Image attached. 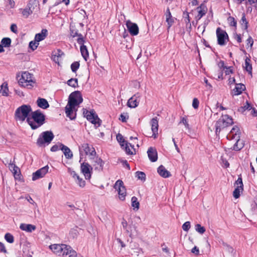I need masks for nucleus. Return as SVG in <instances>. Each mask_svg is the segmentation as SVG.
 I'll use <instances>...</instances> for the list:
<instances>
[{
	"instance_id": "nucleus-1",
	"label": "nucleus",
	"mask_w": 257,
	"mask_h": 257,
	"mask_svg": "<svg viewBox=\"0 0 257 257\" xmlns=\"http://www.w3.org/2000/svg\"><path fill=\"white\" fill-rule=\"evenodd\" d=\"M83 101L81 93L78 91H74L70 94L68 102L65 107V112L67 117L73 119L76 117V107Z\"/></svg>"
},
{
	"instance_id": "nucleus-2",
	"label": "nucleus",
	"mask_w": 257,
	"mask_h": 257,
	"mask_svg": "<svg viewBox=\"0 0 257 257\" xmlns=\"http://www.w3.org/2000/svg\"><path fill=\"white\" fill-rule=\"evenodd\" d=\"M27 121L32 129H36L42 125L45 121V116L40 110L32 113V117L27 118Z\"/></svg>"
},
{
	"instance_id": "nucleus-3",
	"label": "nucleus",
	"mask_w": 257,
	"mask_h": 257,
	"mask_svg": "<svg viewBox=\"0 0 257 257\" xmlns=\"http://www.w3.org/2000/svg\"><path fill=\"white\" fill-rule=\"evenodd\" d=\"M240 135L239 128L237 126H234L226 136L228 140H234L235 142L233 147L234 150L239 151L243 147L242 144L239 143Z\"/></svg>"
},
{
	"instance_id": "nucleus-4",
	"label": "nucleus",
	"mask_w": 257,
	"mask_h": 257,
	"mask_svg": "<svg viewBox=\"0 0 257 257\" xmlns=\"http://www.w3.org/2000/svg\"><path fill=\"white\" fill-rule=\"evenodd\" d=\"M19 83L22 86L31 89L35 84V81L32 74L28 72H23L19 80Z\"/></svg>"
},
{
	"instance_id": "nucleus-5",
	"label": "nucleus",
	"mask_w": 257,
	"mask_h": 257,
	"mask_svg": "<svg viewBox=\"0 0 257 257\" xmlns=\"http://www.w3.org/2000/svg\"><path fill=\"white\" fill-rule=\"evenodd\" d=\"M233 123L232 119L228 115H222L215 124V132L216 134L224 128L231 125Z\"/></svg>"
},
{
	"instance_id": "nucleus-6",
	"label": "nucleus",
	"mask_w": 257,
	"mask_h": 257,
	"mask_svg": "<svg viewBox=\"0 0 257 257\" xmlns=\"http://www.w3.org/2000/svg\"><path fill=\"white\" fill-rule=\"evenodd\" d=\"M32 111L30 105H23L18 108L15 112V116L17 119L23 121L27 117L29 113Z\"/></svg>"
},
{
	"instance_id": "nucleus-7",
	"label": "nucleus",
	"mask_w": 257,
	"mask_h": 257,
	"mask_svg": "<svg viewBox=\"0 0 257 257\" xmlns=\"http://www.w3.org/2000/svg\"><path fill=\"white\" fill-rule=\"evenodd\" d=\"M113 188L117 193L118 199L120 201H124L127 193L122 181L121 180L116 181L113 186Z\"/></svg>"
},
{
	"instance_id": "nucleus-8",
	"label": "nucleus",
	"mask_w": 257,
	"mask_h": 257,
	"mask_svg": "<svg viewBox=\"0 0 257 257\" xmlns=\"http://www.w3.org/2000/svg\"><path fill=\"white\" fill-rule=\"evenodd\" d=\"M79 150L80 152V160L82 159V156L83 153H84L85 155H87L89 159L96 155V152L94 149L92 147H90L87 143H84L79 147Z\"/></svg>"
},
{
	"instance_id": "nucleus-9",
	"label": "nucleus",
	"mask_w": 257,
	"mask_h": 257,
	"mask_svg": "<svg viewBox=\"0 0 257 257\" xmlns=\"http://www.w3.org/2000/svg\"><path fill=\"white\" fill-rule=\"evenodd\" d=\"M54 138V135L52 132L46 131L42 133L37 140V144L41 146L44 144H50Z\"/></svg>"
},
{
	"instance_id": "nucleus-10",
	"label": "nucleus",
	"mask_w": 257,
	"mask_h": 257,
	"mask_svg": "<svg viewBox=\"0 0 257 257\" xmlns=\"http://www.w3.org/2000/svg\"><path fill=\"white\" fill-rule=\"evenodd\" d=\"M83 114L87 120L90 121L92 123L94 124L96 127L100 126L101 120L98 118L97 114H96L92 111L85 110L83 111Z\"/></svg>"
},
{
	"instance_id": "nucleus-11",
	"label": "nucleus",
	"mask_w": 257,
	"mask_h": 257,
	"mask_svg": "<svg viewBox=\"0 0 257 257\" xmlns=\"http://www.w3.org/2000/svg\"><path fill=\"white\" fill-rule=\"evenodd\" d=\"M90 163L95 170L101 171L103 170L104 162L98 156H95L90 158Z\"/></svg>"
},
{
	"instance_id": "nucleus-12",
	"label": "nucleus",
	"mask_w": 257,
	"mask_h": 257,
	"mask_svg": "<svg viewBox=\"0 0 257 257\" xmlns=\"http://www.w3.org/2000/svg\"><path fill=\"white\" fill-rule=\"evenodd\" d=\"M66 247L67 245L64 244H54L49 246L50 249L53 253L59 256L63 255Z\"/></svg>"
},
{
	"instance_id": "nucleus-13",
	"label": "nucleus",
	"mask_w": 257,
	"mask_h": 257,
	"mask_svg": "<svg viewBox=\"0 0 257 257\" xmlns=\"http://www.w3.org/2000/svg\"><path fill=\"white\" fill-rule=\"evenodd\" d=\"M92 167L88 163H83L81 164V171L86 179L91 178V173Z\"/></svg>"
},
{
	"instance_id": "nucleus-14",
	"label": "nucleus",
	"mask_w": 257,
	"mask_h": 257,
	"mask_svg": "<svg viewBox=\"0 0 257 257\" xmlns=\"http://www.w3.org/2000/svg\"><path fill=\"white\" fill-rule=\"evenodd\" d=\"M207 8L205 4H202L199 7H198L195 10V18L196 20H200L204 16L207 12Z\"/></svg>"
},
{
	"instance_id": "nucleus-15",
	"label": "nucleus",
	"mask_w": 257,
	"mask_h": 257,
	"mask_svg": "<svg viewBox=\"0 0 257 257\" xmlns=\"http://www.w3.org/2000/svg\"><path fill=\"white\" fill-rule=\"evenodd\" d=\"M235 184L236 185V188L233 192V196L236 199L239 198L240 193L243 190V183L241 178L239 177L235 182Z\"/></svg>"
},
{
	"instance_id": "nucleus-16",
	"label": "nucleus",
	"mask_w": 257,
	"mask_h": 257,
	"mask_svg": "<svg viewBox=\"0 0 257 257\" xmlns=\"http://www.w3.org/2000/svg\"><path fill=\"white\" fill-rule=\"evenodd\" d=\"M49 167L46 166L33 174L32 180L35 181L43 177L48 172Z\"/></svg>"
},
{
	"instance_id": "nucleus-17",
	"label": "nucleus",
	"mask_w": 257,
	"mask_h": 257,
	"mask_svg": "<svg viewBox=\"0 0 257 257\" xmlns=\"http://www.w3.org/2000/svg\"><path fill=\"white\" fill-rule=\"evenodd\" d=\"M141 94L137 93L131 97L127 101V105L131 108H136L138 106L139 101L138 99L141 97Z\"/></svg>"
},
{
	"instance_id": "nucleus-18",
	"label": "nucleus",
	"mask_w": 257,
	"mask_h": 257,
	"mask_svg": "<svg viewBox=\"0 0 257 257\" xmlns=\"http://www.w3.org/2000/svg\"><path fill=\"white\" fill-rule=\"evenodd\" d=\"M68 171L75 180L77 184L79 185V187L83 188L85 185V181L82 178H81L74 171L69 169Z\"/></svg>"
},
{
	"instance_id": "nucleus-19",
	"label": "nucleus",
	"mask_w": 257,
	"mask_h": 257,
	"mask_svg": "<svg viewBox=\"0 0 257 257\" xmlns=\"http://www.w3.org/2000/svg\"><path fill=\"white\" fill-rule=\"evenodd\" d=\"M151 130L153 133L152 137L156 139L158 135V120L157 117L153 118L150 122Z\"/></svg>"
},
{
	"instance_id": "nucleus-20",
	"label": "nucleus",
	"mask_w": 257,
	"mask_h": 257,
	"mask_svg": "<svg viewBox=\"0 0 257 257\" xmlns=\"http://www.w3.org/2000/svg\"><path fill=\"white\" fill-rule=\"evenodd\" d=\"M122 227L124 229L126 230V231L129 233V235L130 237H133L135 236L138 234V231L137 230V227L135 225H133V228H134L135 231H133L132 229L130 230L128 229L127 226V222L125 220H123L121 222Z\"/></svg>"
},
{
	"instance_id": "nucleus-21",
	"label": "nucleus",
	"mask_w": 257,
	"mask_h": 257,
	"mask_svg": "<svg viewBox=\"0 0 257 257\" xmlns=\"http://www.w3.org/2000/svg\"><path fill=\"white\" fill-rule=\"evenodd\" d=\"M147 154L150 160L152 162L157 161L158 159V154L155 148L150 147L147 151Z\"/></svg>"
},
{
	"instance_id": "nucleus-22",
	"label": "nucleus",
	"mask_w": 257,
	"mask_h": 257,
	"mask_svg": "<svg viewBox=\"0 0 257 257\" xmlns=\"http://www.w3.org/2000/svg\"><path fill=\"white\" fill-rule=\"evenodd\" d=\"M218 44L221 46L224 45L228 41L227 33H216Z\"/></svg>"
},
{
	"instance_id": "nucleus-23",
	"label": "nucleus",
	"mask_w": 257,
	"mask_h": 257,
	"mask_svg": "<svg viewBox=\"0 0 257 257\" xmlns=\"http://www.w3.org/2000/svg\"><path fill=\"white\" fill-rule=\"evenodd\" d=\"M63 257H77V253L76 252L73 250L72 247L69 245H67V247H66L64 251L63 252V254L62 255Z\"/></svg>"
},
{
	"instance_id": "nucleus-24",
	"label": "nucleus",
	"mask_w": 257,
	"mask_h": 257,
	"mask_svg": "<svg viewBox=\"0 0 257 257\" xmlns=\"http://www.w3.org/2000/svg\"><path fill=\"white\" fill-rule=\"evenodd\" d=\"M20 228L27 232H32L36 229V226L31 224L22 223L20 225Z\"/></svg>"
},
{
	"instance_id": "nucleus-25",
	"label": "nucleus",
	"mask_w": 257,
	"mask_h": 257,
	"mask_svg": "<svg viewBox=\"0 0 257 257\" xmlns=\"http://www.w3.org/2000/svg\"><path fill=\"white\" fill-rule=\"evenodd\" d=\"M60 147L67 159H71L73 157V153L68 147L60 144Z\"/></svg>"
},
{
	"instance_id": "nucleus-26",
	"label": "nucleus",
	"mask_w": 257,
	"mask_h": 257,
	"mask_svg": "<svg viewBox=\"0 0 257 257\" xmlns=\"http://www.w3.org/2000/svg\"><path fill=\"white\" fill-rule=\"evenodd\" d=\"M126 26L128 32H139V27L137 24L128 20L126 22Z\"/></svg>"
},
{
	"instance_id": "nucleus-27",
	"label": "nucleus",
	"mask_w": 257,
	"mask_h": 257,
	"mask_svg": "<svg viewBox=\"0 0 257 257\" xmlns=\"http://www.w3.org/2000/svg\"><path fill=\"white\" fill-rule=\"evenodd\" d=\"M245 89V87L243 84L241 83L236 84L235 88L232 90V94L234 95H239Z\"/></svg>"
},
{
	"instance_id": "nucleus-28",
	"label": "nucleus",
	"mask_w": 257,
	"mask_h": 257,
	"mask_svg": "<svg viewBox=\"0 0 257 257\" xmlns=\"http://www.w3.org/2000/svg\"><path fill=\"white\" fill-rule=\"evenodd\" d=\"M158 173L163 178H168L171 176L169 172L163 165H161L158 168Z\"/></svg>"
},
{
	"instance_id": "nucleus-29",
	"label": "nucleus",
	"mask_w": 257,
	"mask_h": 257,
	"mask_svg": "<svg viewBox=\"0 0 257 257\" xmlns=\"http://www.w3.org/2000/svg\"><path fill=\"white\" fill-rule=\"evenodd\" d=\"M121 37H122L123 39V40L121 41V43H123L124 42L128 43V44H126V48H131L133 43L132 38H131V36L129 35L128 33H123Z\"/></svg>"
},
{
	"instance_id": "nucleus-30",
	"label": "nucleus",
	"mask_w": 257,
	"mask_h": 257,
	"mask_svg": "<svg viewBox=\"0 0 257 257\" xmlns=\"http://www.w3.org/2000/svg\"><path fill=\"white\" fill-rule=\"evenodd\" d=\"M239 24L242 31H246L248 28V22L247 21L244 13L242 14L241 18L239 21Z\"/></svg>"
},
{
	"instance_id": "nucleus-31",
	"label": "nucleus",
	"mask_w": 257,
	"mask_h": 257,
	"mask_svg": "<svg viewBox=\"0 0 257 257\" xmlns=\"http://www.w3.org/2000/svg\"><path fill=\"white\" fill-rule=\"evenodd\" d=\"M9 168L13 173L15 178L20 175V169L13 163L10 162L9 164Z\"/></svg>"
},
{
	"instance_id": "nucleus-32",
	"label": "nucleus",
	"mask_w": 257,
	"mask_h": 257,
	"mask_svg": "<svg viewBox=\"0 0 257 257\" xmlns=\"http://www.w3.org/2000/svg\"><path fill=\"white\" fill-rule=\"evenodd\" d=\"M123 147L127 154L133 155L135 153V150L131 144L127 142L125 143Z\"/></svg>"
},
{
	"instance_id": "nucleus-33",
	"label": "nucleus",
	"mask_w": 257,
	"mask_h": 257,
	"mask_svg": "<svg viewBox=\"0 0 257 257\" xmlns=\"http://www.w3.org/2000/svg\"><path fill=\"white\" fill-rule=\"evenodd\" d=\"M37 103L38 106L43 109H46L49 106L48 101L44 98H38Z\"/></svg>"
},
{
	"instance_id": "nucleus-34",
	"label": "nucleus",
	"mask_w": 257,
	"mask_h": 257,
	"mask_svg": "<svg viewBox=\"0 0 257 257\" xmlns=\"http://www.w3.org/2000/svg\"><path fill=\"white\" fill-rule=\"evenodd\" d=\"M166 22H167L169 27H171L172 24L174 22L175 19L172 17L171 12L169 8H168L166 10Z\"/></svg>"
},
{
	"instance_id": "nucleus-35",
	"label": "nucleus",
	"mask_w": 257,
	"mask_h": 257,
	"mask_svg": "<svg viewBox=\"0 0 257 257\" xmlns=\"http://www.w3.org/2000/svg\"><path fill=\"white\" fill-rule=\"evenodd\" d=\"M33 13V10L31 9V4H29L27 7L22 11V14L25 18H28Z\"/></svg>"
},
{
	"instance_id": "nucleus-36",
	"label": "nucleus",
	"mask_w": 257,
	"mask_h": 257,
	"mask_svg": "<svg viewBox=\"0 0 257 257\" xmlns=\"http://www.w3.org/2000/svg\"><path fill=\"white\" fill-rule=\"evenodd\" d=\"M251 60L250 59L246 57L245 59V63L244 65L243 66V67L244 69L247 71L249 74L251 73V70H252V66L250 64Z\"/></svg>"
},
{
	"instance_id": "nucleus-37",
	"label": "nucleus",
	"mask_w": 257,
	"mask_h": 257,
	"mask_svg": "<svg viewBox=\"0 0 257 257\" xmlns=\"http://www.w3.org/2000/svg\"><path fill=\"white\" fill-rule=\"evenodd\" d=\"M80 51H81V55H82V57H83V58L84 59V60L85 61H87V58L89 57V54H88V50H87V49L86 46H85L84 45H81Z\"/></svg>"
},
{
	"instance_id": "nucleus-38",
	"label": "nucleus",
	"mask_w": 257,
	"mask_h": 257,
	"mask_svg": "<svg viewBox=\"0 0 257 257\" xmlns=\"http://www.w3.org/2000/svg\"><path fill=\"white\" fill-rule=\"evenodd\" d=\"M9 89L8 84L6 83H4L1 85L0 93L4 96H7L8 95Z\"/></svg>"
},
{
	"instance_id": "nucleus-39",
	"label": "nucleus",
	"mask_w": 257,
	"mask_h": 257,
	"mask_svg": "<svg viewBox=\"0 0 257 257\" xmlns=\"http://www.w3.org/2000/svg\"><path fill=\"white\" fill-rule=\"evenodd\" d=\"M131 202L132 206L133 207V209L138 210L140 207V203L138 200V198L135 196H133L132 198Z\"/></svg>"
},
{
	"instance_id": "nucleus-40",
	"label": "nucleus",
	"mask_w": 257,
	"mask_h": 257,
	"mask_svg": "<svg viewBox=\"0 0 257 257\" xmlns=\"http://www.w3.org/2000/svg\"><path fill=\"white\" fill-rule=\"evenodd\" d=\"M227 21L230 27H233L234 28V30H235L236 29L237 22L235 19L233 17L230 16L227 18Z\"/></svg>"
},
{
	"instance_id": "nucleus-41",
	"label": "nucleus",
	"mask_w": 257,
	"mask_h": 257,
	"mask_svg": "<svg viewBox=\"0 0 257 257\" xmlns=\"http://www.w3.org/2000/svg\"><path fill=\"white\" fill-rule=\"evenodd\" d=\"M46 36V33H38L36 35L34 40L39 43V42L44 40Z\"/></svg>"
},
{
	"instance_id": "nucleus-42",
	"label": "nucleus",
	"mask_w": 257,
	"mask_h": 257,
	"mask_svg": "<svg viewBox=\"0 0 257 257\" xmlns=\"http://www.w3.org/2000/svg\"><path fill=\"white\" fill-rule=\"evenodd\" d=\"M11 44V40L9 38H4L1 41V44L5 47H9Z\"/></svg>"
},
{
	"instance_id": "nucleus-43",
	"label": "nucleus",
	"mask_w": 257,
	"mask_h": 257,
	"mask_svg": "<svg viewBox=\"0 0 257 257\" xmlns=\"http://www.w3.org/2000/svg\"><path fill=\"white\" fill-rule=\"evenodd\" d=\"M195 230L200 234H203L205 232V228L200 224H197L195 226Z\"/></svg>"
},
{
	"instance_id": "nucleus-44",
	"label": "nucleus",
	"mask_w": 257,
	"mask_h": 257,
	"mask_svg": "<svg viewBox=\"0 0 257 257\" xmlns=\"http://www.w3.org/2000/svg\"><path fill=\"white\" fill-rule=\"evenodd\" d=\"M251 108L250 104L246 101V104L243 106H241L238 108V111L243 113L245 110H250Z\"/></svg>"
},
{
	"instance_id": "nucleus-45",
	"label": "nucleus",
	"mask_w": 257,
	"mask_h": 257,
	"mask_svg": "<svg viewBox=\"0 0 257 257\" xmlns=\"http://www.w3.org/2000/svg\"><path fill=\"white\" fill-rule=\"evenodd\" d=\"M77 79L71 78L67 81V84L71 87L75 88L77 85Z\"/></svg>"
},
{
	"instance_id": "nucleus-46",
	"label": "nucleus",
	"mask_w": 257,
	"mask_h": 257,
	"mask_svg": "<svg viewBox=\"0 0 257 257\" xmlns=\"http://www.w3.org/2000/svg\"><path fill=\"white\" fill-rule=\"evenodd\" d=\"M5 238L7 242L12 243L14 241V236L10 233H7L5 235Z\"/></svg>"
},
{
	"instance_id": "nucleus-47",
	"label": "nucleus",
	"mask_w": 257,
	"mask_h": 257,
	"mask_svg": "<svg viewBox=\"0 0 257 257\" xmlns=\"http://www.w3.org/2000/svg\"><path fill=\"white\" fill-rule=\"evenodd\" d=\"M136 177L142 181H145L146 179V174L143 172H137L136 173Z\"/></svg>"
},
{
	"instance_id": "nucleus-48",
	"label": "nucleus",
	"mask_w": 257,
	"mask_h": 257,
	"mask_svg": "<svg viewBox=\"0 0 257 257\" xmlns=\"http://www.w3.org/2000/svg\"><path fill=\"white\" fill-rule=\"evenodd\" d=\"M39 44V43L34 40V41H32L30 42L29 47L32 50V51H34L37 48Z\"/></svg>"
},
{
	"instance_id": "nucleus-49",
	"label": "nucleus",
	"mask_w": 257,
	"mask_h": 257,
	"mask_svg": "<svg viewBox=\"0 0 257 257\" xmlns=\"http://www.w3.org/2000/svg\"><path fill=\"white\" fill-rule=\"evenodd\" d=\"M77 36L78 37V38L77 40L78 43L81 45H83V44L85 42V40H84V38L82 37V36L81 34L77 35V33H75V35H73L72 37H75Z\"/></svg>"
},
{
	"instance_id": "nucleus-50",
	"label": "nucleus",
	"mask_w": 257,
	"mask_h": 257,
	"mask_svg": "<svg viewBox=\"0 0 257 257\" xmlns=\"http://www.w3.org/2000/svg\"><path fill=\"white\" fill-rule=\"evenodd\" d=\"M116 139H117V141L119 143V144L121 147H123L124 146V144L126 142L124 140L123 137L121 135L118 134L116 136Z\"/></svg>"
},
{
	"instance_id": "nucleus-51",
	"label": "nucleus",
	"mask_w": 257,
	"mask_h": 257,
	"mask_svg": "<svg viewBox=\"0 0 257 257\" xmlns=\"http://www.w3.org/2000/svg\"><path fill=\"white\" fill-rule=\"evenodd\" d=\"M63 54L62 51L59 49L57 50L55 54L53 55V59L55 61H58V58Z\"/></svg>"
},
{
	"instance_id": "nucleus-52",
	"label": "nucleus",
	"mask_w": 257,
	"mask_h": 257,
	"mask_svg": "<svg viewBox=\"0 0 257 257\" xmlns=\"http://www.w3.org/2000/svg\"><path fill=\"white\" fill-rule=\"evenodd\" d=\"M80 66L78 62H74L71 65V69L73 72H76Z\"/></svg>"
},
{
	"instance_id": "nucleus-53",
	"label": "nucleus",
	"mask_w": 257,
	"mask_h": 257,
	"mask_svg": "<svg viewBox=\"0 0 257 257\" xmlns=\"http://www.w3.org/2000/svg\"><path fill=\"white\" fill-rule=\"evenodd\" d=\"M180 123H183L187 129H190V126L186 117H182Z\"/></svg>"
},
{
	"instance_id": "nucleus-54",
	"label": "nucleus",
	"mask_w": 257,
	"mask_h": 257,
	"mask_svg": "<svg viewBox=\"0 0 257 257\" xmlns=\"http://www.w3.org/2000/svg\"><path fill=\"white\" fill-rule=\"evenodd\" d=\"M190 223L189 221L185 222L182 225L183 229L185 231H188L190 228Z\"/></svg>"
},
{
	"instance_id": "nucleus-55",
	"label": "nucleus",
	"mask_w": 257,
	"mask_h": 257,
	"mask_svg": "<svg viewBox=\"0 0 257 257\" xmlns=\"http://www.w3.org/2000/svg\"><path fill=\"white\" fill-rule=\"evenodd\" d=\"M199 101L197 98H194L193 99L192 106L194 109H197L199 107Z\"/></svg>"
},
{
	"instance_id": "nucleus-56",
	"label": "nucleus",
	"mask_w": 257,
	"mask_h": 257,
	"mask_svg": "<svg viewBox=\"0 0 257 257\" xmlns=\"http://www.w3.org/2000/svg\"><path fill=\"white\" fill-rule=\"evenodd\" d=\"M224 72L226 75H229L233 73V70L231 67H224Z\"/></svg>"
},
{
	"instance_id": "nucleus-57",
	"label": "nucleus",
	"mask_w": 257,
	"mask_h": 257,
	"mask_svg": "<svg viewBox=\"0 0 257 257\" xmlns=\"http://www.w3.org/2000/svg\"><path fill=\"white\" fill-rule=\"evenodd\" d=\"M191 252L195 255H198L199 254V248L195 246L192 249Z\"/></svg>"
},
{
	"instance_id": "nucleus-58",
	"label": "nucleus",
	"mask_w": 257,
	"mask_h": 257,
	"mask_svg": "<svg viewBox=\"0 0 257 257\" xmlns=\"http://www.w3.org/2000/svg\"><path fill=\"white\" fill-rule=\"evenodd\" d=\"M250 5H252L257 8V0H247Z\"/></svg>"
},
{
	"instance_id": "nucleus-59",
	"label": "nucleus",
	"mask_w": 257,
	"mask_h": 257,
	"mask_svg": "<svg viewBox=\"0 0 257 257\" xmlns=\"http://www.w3.org/2000/svg\"><path fill=\"white\" fill-rule=\"evenodd\" d=\"M59 149H60V144L59 145H55L51 147V151L52 152H56V151H58Z\"/></svg>"
},
{
	"instance_id": "nucleus-60",
	"label": "nucleus",
	"mask_w": 257,
	"mask_h": 257,
	"mask_svg": "<svg viewBox=\"0 0 257 257\" xmlns=\"http://www.w3.org/2000/svg\"><path fill=\"white\" fill-rule=\"evenodd\" d=\"M142 253H143L142 249L141 248H137L136 251H134V253H133L132 254L136 255L138 256L139 254Z\"/></svg>"
},
{
	"instance_id": "nucleus-61",
	"label": "nucleus",
	"mask_w": 257,
	"mask_h": 257,
	"mask_svg": "<svg viewBox=\"0 0 257 257\" xmlns=\"http://www.w3.org/2000/svg\"><path fill=\"white\" fill-rule=\"evenodd\" d=\"M11 30L13 32H16L17 31V26L16 24H13L11 26Z\"/></svg>"
},
{
	"instance_id": "nucleus-62",
	"label": "nucleus",
	"mask_w": 257,
	"mask_h": 257,
	"mask_svg": "<svg viewBox=\"0 0 257 257\" xmlns=\"http://www.w3.org/2000/svg\"><path fill=\"white\" fill-rule=\"evenodd\" d=\"M247 45H249L250 47H251L253 45V41L251 37H249L247 39Z\"/></svg>"
},
{
	"instance_id": "nucleus-63",
	"label": "nucleus",
	"mask_w": 257,
	"mask_h": 257,
	"mask_svg": "<svg viewBox=\"0 0 257 257\" xmlns=\"http://www.w3.org/2000/svg\"><path fill=\"white\" fill-rule=\"evenodd\" d=\"M204 81L206 85V87L208 89H211L212 88L211 85L208 82V80L206 78H204Z\"/></svg>"
},
{
	"instance_id": "nucleus-64",
	"label": "nucleus",
	"mask_w": 257,
	"mask_h": 257,
	"mask_svg": "<svg viewBox=\"0 0 257 257\" xmlns=\"http://www.w3.org/2000/svg\"><path fill=\"white\" fill-rule=\"evenodd\" d=\"M0 250L3 252H6L5 245L3 243L0 242Z\"/></svg>"
}]
</instances>
